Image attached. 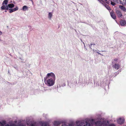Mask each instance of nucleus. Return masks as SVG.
Instances as JSON below:
<instances>
[{"label":"nucleus","mask_w":126,"mask_h":126,"mask_svg":"<svg viewBox=\"0 0 126 126\" xmlns=\"http://www.w3.org/2000/svg\"><path fill=\"white\" fill-rule=\"evenodd\" d=\"M55 79V75L53 73L51 72L48 73L44 78V82L47 86H51L54 84Z\"/></svg>","instance_id":"obj_1"},{"label":"nucleus","mask_w":126,"mask_h":126,"mask_svg":"<svg viewBox=\"0 0 126 126\" xmlns=\"http://www.w3.org/2000/svg\"><path fill=\"white\" fill-rule=\"evenodd\" d=\"M77 125L76 126H91L90 124L88 122L86 121L85 125L84 123L82 122L81 121H79L76 122Z\"/></svg>","instance_id":"obj_2"},{"label":"nucleus","mask_w":126,"mask_h":126,"mask_svg":"<svg viewBox=\"0 0 126 126\" xmlns=\"http://www.w3.org/2000/svg\"><path fill=\"white\" fill-rule=\"evenodd\" d=\"M95 124L96 125H98L99 126H101L102 125L106 126L108 125V121H104L102 122L100 121H96L95 122Z\"/></svg>","instance_id":"obj_3"},{"label":"nucleus","mask_w":126,"mask_h":126,"mask_svg":"<svg viewBox=\"0 0 126 126\" xmlns=\"http://www.w3.org/2000/svg\"><path fill=\"white\" fill-rule=\"evenodd\" d=\"M125 121L124 118H120L117 120V122L119 124L121 125L124 123Z\"/></svg>","instance_id":"obj_4"},{"label":"nucleus","mask_w":126,"mask_h":126,"mask_svg":"<svg viewBox=\"0 0 126 126\" xmlns=\"http://www.w3.org/2000/svg\"><path fill=\"white\" fill-rule=\"evenodd\" d=\"M116 13L118 17L120 18H122V14L120 11L117 10L116 11Z\"/></svg>","instance_id":"obj_5"},{"label":"nucleus","mask_w":126,"mask_h":126,"mask_svg":"<svg viewBox=\"0 0 126 126\" xmlns=\"http://www.w3.org/2000/svg\"><path fill=\"white\" fill-rule=\"evenodd\" d=\"M120 66L119 64L116 63H115L112 65L113 67L117 70L119 69L120 67Z\"/></svg>","instance_id":"obj_6"},{"label":"nucleus","mask_w":126,"mask_h":126,"mask_svg":"<svg viewBox=\"0 0 126 126\" xmlns=\"http://www.w3.org/2000/svg\"><path fill=\"white\" fill-rule=\"evenodd\" d=\"M18 9V8L17 7H16V8H14V9H9V13H11L17 10Z\"/></svg>","instance_id":"obj_7"},{"label":"nucleus","mask_w":126,"mask_h":126,"mask_svg":"<svg viewBox=\"0 0 126 126\" xmlns=\"http://www.w3.org/2000/svg\"><path fill=\"white\" fill-rule=\"evenodd\" d=\"M110 15L111 16L113 19H115L116 18V16L115 14L114 13L113 10L110 12Z\"/></svg>","instance_id":"obj_8"},{"label":"nucleus","mask_w":126,"mask_h":126,"mask_svg":"<svg viewBox=\"0 0 126 126\" xmlns=\"http://www.w3.org/2000/svg\"><path fill=\"white\" fill-rule=\"evenodd\" d=\"M61 122L58 121H55L54 122L53 125L55 126H57L60 125Z\"/></svg>","instance_id":"obj_9"},{"label":"nucleus","mask_w":126,"mask_h":126,"mask_svg":"<svg viewBox=\"0 0 126 126\" xmlns=\"http://www.w3.org/2000/svg\"><path fill=\"white\" fill-rule=\"evenodd\" d=\"M1 8L2 10H8L9 9L8 7V5H4L3 6H2Z\"/></svg>","instance_id":"obj_10"},{"label":"nucleus","mask_w":126,"mask_h":126,"mask_svg":"<svg viewBox=\"0 0 126 126\" xmlns=\"http://www.w3.org/2000/svg\"><path fill=\"white\" fill-rule=\"evenodd\" d=\"M120 24L122 26H124L126 24V21L125 20H121L120 21Z\"/></svg>","instance_id":"obj_11"},{"label":"nucleus","mask_w":126,"mask_h":126,"mask_svg":"<svg viewBox=\"0 0 126 126\" xmlns=\"http://www.w3.org/2000/svg\"><path fill=\"white\" fill-rule=\"evenodd\" d=\"M120 4L122 5H125L126 4V0H119Z\"/></svg>","instance_id":"obj_12"},{"label":"nucleus","mask_w":126,"mask_h":126,"mask_svg":"<svg viewBox=\"0 0 126 126\" xmlns=\"http://www.w3.org/2000/svg\"><path fill=\"white\" fill-rule=\"evenodd\" d=\"M48 124L46 122H44L40 123L41 126H47Z\"/></svg>","instance_id":"obj_13"},{"label":"nucleus","mask_w":126,"mask_h":126,"mask_svg":"<svg viewBox=\"0 0 126 126\" xmlns=\"http://www.w3.org/2000/svg\"><path fill=\"white\" fill-rule=\"evenodd\" d=\"M6 124V121H3L1 122H0V126H4Z\"/></svg>","instance_id":"obj_14"},{"label":"nucleus","mask_w":126,"mask_h":126,"mask_svg":"<svg viewBox=\"0 0 126 126\" xmlns=\"http://www.w3.org/2000/svg\"><path fill=\"white\" fill-rule=\"evenodd\" d=\"M119 8L121 9L123 11H126V9L122 5H119Z\"/></svg>","instance_id":"obj_15"},{"label":"nucleus","mask_w":126,"mask_h":126,"mask_svg":"<svg viewBox=\"0 0 126 126\" xmlns=\"http://www.w3.org/2000/svg\"><path fill=\"white\" fill-rule=\"evenodd\" d=\"M14 6H15L14 4L12 3L9 4L8 5V8L9 7L11 8H13L14 7Z\"/></svg>","instance_id":"obj_16"},{"label":"nucleus","mask_w":126,"mask_h":126,"mask_svg":"<svg viewBox=\"0 0 126 126\" xmlns=\"http://www.w3.org/2000/svg\"><path fill=\"white\" fill-rule=\"evenodd\" d=\"M8 2V0H5L2 2V4L3 5L4 4L6 5L7 4Z\"/></svg>","instance_id":"obj_17"},{"label":"nucleus","mask_w":126,"mask_h":126,"mask_svg":"<svg viewBox=\"0 0 126 126\" xmlns=\"http://www.w3.org/2000/svg\"><path fill=\"white\" fill-rule=\"evenodd\" d=\"M28 7L26 6H24L22 8L23 10V11H25L26 10H28Z\"/></svg>","instance_id":"obj_18"},{"label":"nucleus","mask_w":126,"mask_h":126,"mask_svg":"<svg viewBox=\"0 0 126 126\" xmlns=\"http://www.w3.org/2000/svg\"><path fill=\"white\" fill-rule=\"evenodd\" d=\"M106 8L108 10H111V9L110 7L107 4L105 6Z\"/></svg>","instance_id":"obj_19"},{"label":"nucleus","mask_w":126,"mask_h":126,"mask_svg":"<svg viewBox=\"0 0 126 126\" xmlns=\"http://www.w3.org/2000/svg\"><path fill=\"white\" fill-rule=\"evenodd\" d=\"M52 16V14L50 12L48 14V18L49 19H51V17Z\"/></svg>","instance_id":"obj_20"},{"label":"nucleus","mask_w":126,"mask_h":126,"mask_svg":"<svg viewBox=\"0 0 126 126\" xmlns=\"http://www.w3.org/2000/svg\"><path fill=\"white\" fill-rule=\"evenodd\" d=\"M62 126H74V125L73 124H69L68 126L64 125H62Z\"/></svg>","instance_id":"obj_21"},{"label":"nucleus","mask_w":126,"mask_h":126,"mask_svg":"<svg viewBox=\"0 0 126 126\" xmlns=\"http://www.w3.org/2000/svg\"><path fill=\"white\" fill-rule=\"evenodd\" d=\"M118 59L117 58H115L113 60V62H112V63H116V61L118 60Z\"/></svg>","instance_id":"obj_22"},{"label":"nucleus","mask_w":126,"mask_h":126,"mask_svg":"<svg viewBox=\"0 0 126 126\" xmlns=\"http://www.w3.org/2000/svg\"><path fill=\"white\" fill-rule=\"evenodd\" d=\"M90 123L92 124H93L94 123V121L93 119L91 120L90 121Z\"/></svg>","instance_id":"obj_23"},{"label":"nucleus","mask_w":126,"mask_h":126,"mask_svg":"<svg viewBox=\"0 0 126 126\" xmlns=\"http://www.w3.org/2000/svg\"><path fill=\"white\" fill-rule=\"evenodd\" d=\"M111 4L112 5H114L115 4V3L113 2L112 1H111Z\"/></svg>","instance_id":"obj_24"},{"label":"nucleus","mask_w":126,"mask_h":126,"mask_svg":"<svg viewBox=\"0 0 126 126\" xmlns=\"http://www.w3.org/2000/svg\"><path fill=\"white\" fill-rule=\"evenodd\" d=\"M106 2L104 1V2L102 4L104 6L106 5L107 4L106 3Z\"/></svg>","instance_id":"obj_25"},{"label":"nucleus","mask_w":126,"mask_h":126,"mask_svg":"<svg viewBox=\"0 0 126 126\" xmlns=\"http://www.w3.org/2000/svg\"><path fill=\"white\" fill-rule=\"evenodd\" d=\"M109 126H115L113 124H111L109 125Z\"/></svg>","instance_id":"obj_26"},{"label":"nucleus","mask_w":126,"mask_h":126,"mask_svg":"<svg viewBox=\"0 0 126 126\" xmlns=\"http://www.w3.org/2000/svg\"><path fill=\"white\" fill-rule=\"evenodd\" d=\"M104 1L103 0H101L100 2L102 4L104 2Z\"/></svg>","instance_id":"obj_27"},{"label":"nucleus","mask_w":126,"mask_h":126,"mask_svg":"<svg viewBox=\"0 0 126 126\" xmlns=\"http://www.w3.org/2000/svg\"><path fill=\"white\" fill-rule=\"evenodd\" d=\"M18 126H26L25 125H24L23 124H21L19 125H18Z\"/></svg>","instance_id":"obj_28"},{"label":"nucleus","mask_w":126,"mask_h":126,"mask_svg":"<svg viewBox=\"0 0 126 126\" xmlns=\"http://www.w3.org/2000/svg\"><path fill=\"white\" fill-rule=\"evenodd\" d=\"M10 126H16L15 124H12L10 125Z\"/></svg>","instance_id":"obj_29"},{"label":"nucleus","mask_w":126,"mask_h":126,"mask_svg":"<svg viewBox=\"0 0 126 126\" xmlns=\"http://www.w3.org/2000/svg\"><path fill=\"white\" fill-rule=\"evenodd\" d=\"M31 126H34V124H32L31 125Z\"/></svg>","instance_id":"obj_30"},{"label":"nucleus","mask_w":126,"mask_h":126,"mask_svg":"<svg viewBox=\"0 0 126 126\" xmlns=\"http://www.w3.org/2000/svg\"><path fill=\"white\" fill-rule=\"evenodd\" d=\"M106 2L108 4H109V2L108 1H107V2Z\"/></svg>","instance_id":"obj_31"},{"label":"nucleus","mask_w":126,"mask_h":126,"mask_svg":"<svg viewBox=\"0 0 126 126\" xmlns=\"http://www.w3.org/2000/svg\"><path fill=\"white\" fill-rule=\"evenodd\" d=\"M5 126H10L9 125V124H7L6 125H5Z\"/></svg>","instance_id":"obj_32"},{"label":"nucleus","mask_w":126,"mask_h":126,"mask_svg":"<svg viewBox=\"0 0 126 126\" xmlns=\"http://www.w3.org/2000/svg\"><path fill=\"white\" fill-rule=\"evenodd\" d=\"M2 34V32L1 31H0V35L1 34Z\"/></svg>","instance_id":"obj_33"},{"label":"nucleus","mask_w":126,"mask_h":126,"mask_svg":"<svg viewBox=\"0 0 126 126\" xmlns=\"http://www.w3.org/2000/svg\"><path fill=\"white\" fill-rule=\"evenodd\" d=\"M97 53H98V54H100V53H99V52H97Z\"/></svg>","instance_id":"obj_34"},{"label":"nucleus","mask_w":126,"mask_h":126,"mask_svg":"<svg viewBox=\"0 0 126 126\" xmlns=\"http://www.w3.org/2000/svg\"><path fill=\"white\" fill-rule=\"evenodd\" d=\"M90 45H91V46H92V45H93V44H92V43H91V44H90Z\"/></svg>","instance_id":"obj_35"},{"label":"nucleus","mask_w":126,"mask_h":126,"mask_svg":"<svg viewBox=\"0 0 126 126\" xmlns=\"http://www.w3.org/2000/svg\"><path fill=\"white\" fill-rule=\"evenodd\" d=\"M7 12V11H6V10H5V12Z\"/></svg>","instance_id":"obj_36"},{"label":"nucleus","mask_w":126,"mask_h":126,"mask_svg":"<svg viewBox=\"0 0 126 126\" xmlns=\"http://www.w3.org/2000/svg\"><path fill=\"white\" fill-rule=\"evenodd\" d=\"M30 0L32 1V2H33V1L32 0Z\"/></svg>","instance_id":"obj_37"},{"label":"nucleus","mask_w":126,"mask_h":126,"mask_svg":"<svg viewBox=\"0 0 126 126\" xmlns=\"http://www.w3.org/2000/svg\"><path fill=\"white\" fill-rule=\"evenodd\" d=\"M93 45H95V44H93Z\"/></svg>","instance_id":"obj_38"}]
</instances>
